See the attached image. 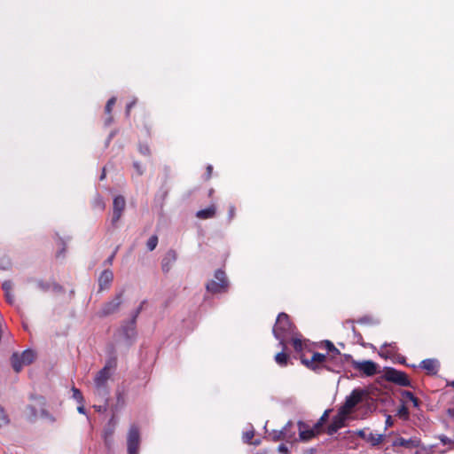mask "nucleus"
I'll list each match as a JSON object with an SVG mask.
<instances>
[{"label":"nucleus","mask_w":454,"mask_h":454,"mask_svg":"<svg viewBox=\"0 0 454 454\" xmlns=\"http://www.w3.org/2000/svg\"><path fill=\"white\" fill-rule=\"evenodd\" d=\"M273 334L279 340L281 348L286 349V340L294 335L293 325L286 313H280L278 316L275 326L273 327Z\"/></svg>","instance_id":"obj_1"},{"label":"nucleus","mask_w":454,"mask_h":454,"mask_svg":"<svg viewBox=\"0 0 454 454\" xmlns=\"http://www.w3.org/2000/svg\"><path fill=\"white\" fill-rule=\"evenodd\" d=\"M115 361L110 360L96 375L94 382L98 394H101L102 391L106 390L107 380L112 376V373L115 369Z\"/></svg>","instance_id":"obj_2"},{"label":"nucleus","mask_w":454,"mask_h":454,"mask_svg":"<svg viewBox=\"0 0 454 454\" xmlns=\"http://www.w3.org/2000/svg\"><path fill=\"white\" fill-rule=\"evenodd\" d=\"M366 395V391L362 388H355L349 395L345 399L344 403L340 407L339 411L349 416L354 408L362 402L363 397Z\"/></svg>","instance_id":"obj_3"},{"label":"nucleus","mask_w":454,"mask_h":454,"mask_svg":"<svg viewBox=\"0 0 454 454\" xmlns=\"http://www.w3.org/2000/svg\"><path fill=\"white\" fill-rule=\"evenodd\" d=\"M228 285L225 272L222 270H217L215 272V279L207 284V289L212 294L223 293L227 291Z\"/></svg>","instance_id":"obj_4"},{"label":"nucleus","mask_w":454,"mask_h":454,"mask_svg":"<svg viewBox=\"0 0 454 454\" xmlns=\"http://www.w3.org/2000/svg\"><path fill=\"white\" fill-rule=\"evenodd\" d=\"M141 442L139 428L137 425H131L127 434L128 454H138Z\"/></svg>","instance_id":"obj_5"},{"label":"nucleus","mask_w":454,"mask_h":454,"mask_svg":"<svg viewBox=\"0 0 454 454\" xmlns=\"http://www.w3.org/2000/svg\"><path fill=\"white\" fill-rule=\"evenodd\" d=\"M35 359V353L32 350H25L21 354L14 353L12 356V368L19 372L26 365L30 364Z\"/></svg>","instance_id":"obj_6"},{"label":"nucleus","mask_w":454,"mask_h":454,"mask_svg":"<svg viewBox=\"0 0 454 454\" xmlns=\"http://www.w3.org/2000/svg\"><path fill=\"white\" fill-rule=\"evenodd\" d=\"M121 297L122 293H120L116 294L114 299L104 303L98 312V317H106L117 312L122 302Z\"/></svg>","instance_id":"obj_7"},{"label":"nucleus","mask_w":454,"mask_h":454,"mask_svg":"<svg viewBox=\"0 0 454 454\" xmlns=\"http://www.w3.org/2000/svg\"><path fill=\"white\" fill-rule=\"evenodd\" d=\"M351 364L354 369L359 371L361 373L368 377L375 375L378 372L377 364L371 360H352Z\"/></svg>","instance_id":"obj_8"},{"label":"nucleus","mask_w":454,"mask_h":454,"mask_svg":"<svg viewBox=\"0 0 454 454\" xmlns=\"http://www.w3.org/2000/svg\"><path fill=\"white\" fill-rule=\"evenodd\" d=\"M293 422L289 421L281 430H273L270 433V437L277 442L280 440H285L286 442H293L295 440V432H293L292 434H288L287 428L293 427Z\"/></svg>","instance_id":"obj_9"},{"label":"nucleus","mask_w":454,"mask_h":454,"mask_svg":"<svg viewBox=\"0 0 454 454\" xmlns=\"http://www.w3.org/2000/svg\"><path fill=\"white\" fill-rule=\"evenodd\" d=\"M348 417V415L341 413V411L338 410L337 415L333 418L331 424L327 427V434L333 435L339 429L343 427Z\"/></svg>","instance_id":"obj_10"},{"label":"nucleus","mask_w":454,"mask_h":454,"mask_svg":"<svg viewBox=\"0 0 454 454\" xmlns=\"http://www.w3.org/2000/svg\"><path fill=\"white\" fill-rule=\"evenodd\" d=\"M299 428V437L301 441L307 442L312 439L318 431L313 428H310L305 422L299 421L298 422Z\"/></svg>","instance_id":"obj_11"},{"label":"nucleus","mask_w":454,"mask_h":454,"mask_svg":"<svg viewBox=\"0 0 454 454\" xmlns=\"http://www.w3.org/2000/svg\"><path fill=\"white\" fill-rule=\"evenodd\" d=\"M125 199L122 196H116L114 199V209H113V223H117L125 208Z\"/></svg>","instance_id":"obj_12"},{"label":"nucleus","mask_w":454,"mask_h":454,"mask_svg":"<svg viewBox=\"0 0 454 454\" xmlns=\"http://www.w3.org/2000/svg\"><path fill=\"white\" fill-rule=\"evenodd\" d=\"M420 445V439L418 437H411L409 439H405L403 437H398L393 442L394 447H403L406 449H414L418 448Z\"/></svg>","instance_id":"obj_13"},{"label":"nucleus","mask_w":454,"mask_h":454,"mask_svg":"<svg viewBox=\"0 0 454 454\" xmlns=\"http://www.w3.org/2000/svg\"><path fill=\"white\" fill-rule=\"evenodd\" d=\"M387 379L400 386L406 387L410 385L408 376L404 372L396 370L389 371L387 372Z\"/></svg>","instance_id":"obj_14"},{"label":"nucleus","mask_w":454,"mask_h":454,"mask_svg":"<svg viewBox=\"0 0 454 454\" xmlns=\"http://www.w3.org/2000/svg\"><path fill=\"white\" fill-rule=\"evenodd\" d=\"M114 279V273L110 270L102 271L98 278V286L100 290L108 289Z\"/></svg>","instance_id":"obj_15"},{"label":"nucleus","mask_w":454,"mask_h":454,"mask_svg":"<svg viewBox=\"0 0 454 454\" xmlns=\"http://www.w3.org/2000/svg\"><path fill=\"white\" fill-rule=\"evenodd\" d=\"M419 367L427 371L428 374H436L439 368V363L435 359H425L420 363Z\"/></svg>","instance_id":"obj_16"},{"label":"nucleus","mask_w":454,"mask_h":454,"mask_svg":"<svg viewBox=\"0 0 454 454\" xmlns=\"http://www.w3.org/2000/svg\"><path fill=\"white\" fill-rule=\"evenodd\" d=\"M140 311H141V307L137 308L136 309V311L133 314L131 321L129 323V325L123 326L124 334L128 339L133 338L135 336L136 319H137V316L139 315Z\"/></svg>","instance_id":"obj_17"},{"label":"nucleus","mask_w":454,"mask_h":454,"mask_svg":"<svg viewBox=\"0 0 454 454\" xmlns=\"http://www.w3.org/2000/svg\"><path fill=\"white\" fill-rule=\"evenodd\" d=\"M177 258V254L176 251L169 250L167 252L165 257L162 260V270L164 271H168L171 268V265L176 262Z\"/></svg>","instance_id":"obj_18"},{"label":"nucleus","mask_w":454,"mask_h":454,"mask_svg":"<svg viewBox=\"0 0 454 454\" xmlns=\"http://www.w3.org/2000/svg\"><path fill=\"white\" fill-rule=\"evenodd\" d=\"M215 211H216L215 206L212 205L205 209L199 210L196 213V216L200 219L212 218L215 216Z\"/></svg>","instance_id":"obj_19"},{"label":"nucleus","mask_w":454,"mask_h":454,"mask_svg":"<svg viewBox=\"0 0 454 454\" xmlns=\"http://www.w3.org/2000/svg\"><path fill=\"white\" fill-rule=\"evenodd\" d=\"M326 359H327V356L325 355L320 354V353H314L311 357V360L305 362V364L308 367H311V368L315 369L312 366V364L314 363H324L326 361Z\"/></svg>","instance_id":"obj_20"},{"label":"nucleus","mask_w":454,"mask_h":454,"mask_svg":"<svg viewBox=\"0 0 454 454\" xmlns=\"http://www.w3.org/2000/svg\"><path fill=\"white\" fill-rule=\"evenodd\" d=\"M402 398L406 402H411L414 407H419V400L418 398L410 391H403Z\"/></svg>","instance_id":"obj_21"},{"label":"nucleus","mask_w":454,"mask_h":454,"mask_svg":"<svg viewBox=\"0 0 454 454\" xmlns=\"http://www.w3.org/2000/svg\"><path fill=\"white\" fill-rule=\"evenodd\" d=\"M383 438H384L383 434H374L372 433H370V434H368V435L366 437V441L371 442L372 445L376 446L382 442Z\"/></svg>","instance_id":"obj_22"},{"label":"nucleus","mask_w":454,"mask_h":454,"mask_svg":"<svg viewBox=\"0 0 454 454\" xmlns=\"http://www.w3.org/2000/svg\"><path fill=\"white\" fill-rule=\"evenodd\" d=\"M284 351L285 349L282 348V352H279L275 356V361L280 366H286L288 361V356Z\"/></svg>","instance_id":"obj_23"},{"label":"nucleus","mask_w":454,"mask_h":454,"mask_svg":"<svg viewBox=\"0 0 454 454\" xmlns=\"http://www.w3.org/2000/svg\"><path fill=\"white\" fill-rule=\"evenodd\" d=\"M254 435V429L248 430L243 434V441L247 443H252L254 445H259L261 443L260 440H255L254 442H251Z\"/></svg>","instance_id":"obj_24"},{"label":"nucleus","mask_w":454,"mask_h":454,"mask_svg":"<svg viewBox=\"0 0 454 454\" xmlns=\"http://www.w3.org/2000/svg\"><path fill=\"white\" fill-rule=\"evenodd\" d=\"M10 423V419L8 415L6 414L4 409L0 406V427H5Z\"/></svg>","instance_id":"obj_25"},{"label":"nucleus","mask_w":454,"mask_h":454,"mask_svg":"<svg viewBox=\"0 0 454 454\" xmlns=\"http://www.w3.org/2000/svg\"><path fill=\"white\" fill-rule=\"evenodd\" d=\"M324 347L330 352H332L333 354L334 355H340V351L338 348H335V346L333 345V342H331L330 340H325L324 343H323Z\"/></svg>","instance_id":"obj_26"},{"label":"nucleus","mask_w":454,"mask_h":454,"mask_svg":"<svg viewBox=\"0 0 454 454\" xmlns=\"http://www.w3.org/2000/svg\"><path fill=\"white\" fill-rule=\"evenodd\" d=\"M328 414H329V410H326L323 415L321 416V418L319 419V420L314 425L315 427V429H317V431H320V428L322 427L323 424L325 423V421L328 418Z\"/></svg>","instance_id":"obj_27"},{"label":"nucleus","mask_w":454,"mask_h":454,"mask_svg":"<svg viewBox=\"0 0 454 454\" xmlns=\"http://www.w3.org/2000/svg\"><path fill=\"white\" fill-rule=\"evenodd\" d=\"M157 244H158V238H157V236L153 235V236L150 237L149 239L147 240L146 247L149 251H153L157 247Z\"/></svg>","instance_id":"obj_28"},{"label":"nucleus","mask_w":454,"mask_h":454,"mask_svg":"<svg viewBox=\"0 0 454 454\" xmlns=\"http://www.w3.org/2000/svg\"><path fill=\"white\" fill-rule=\"evenodd\" d=\"M72 392H73V398L74 400H76L78 403H84L83 396L79 389L73 387Z\"/></svg>","instance_id":"obj_29"},{"label":"nucleus","mask_w":454,"mask_h":454,"mask_svg":"<svg viewBox=\"0 0 454 454\" xmlns=\"http://www.w3.org/2000/svg\"><path fill=\"white\" fill-rule=\"evenodd\" d=\"M292 342H293V346L296 351H301L302 349V341L301 339H299L297 337H294V335H293Z\"/></svg>","instance_id":"obj_30"},{"label":"nucleus","mask_w":454,"mask_h":454,"mask_svg":"<svg viewBox=\"0 0 454 454\" xmlns=\"http://www.w3.org/2000/svg\"><path fill=\"white\" fill-rule=\"evenodd\" d=\"M27 415L28 416V418L30 419H34L36 418L37 412H36L35 409L33 406L28 405L27 407Z\"/></svg>","instance_id":"obj_31"},{"label":"nucleus","mask_w":454,"mask_h":454,"mask_svg":"<svg viewBox=\"0 0 454 454\" xmlns=\"http://www.w3.org/2000/svg\"><path fill=\"white\" fill-rule=\"evenodd\" d=\"M115 102H116V98H114V97L111 98L107 101L106 106V112L107 114H110V113H111L112 108H113V106H114Z\"/></svg>","instance_id":"obj_32"},{"label":"nucleus","mask_w":454,"mask_h":454,"mask_svg":"<svg viewBox=\"0 0 454 454\" xmlns=\"http://www.w3.org/2000/svg\"><path fill=\"white\" fill-rule=\"evenodd\" d=\"M398 415L402 418L407 419L409 416L408 409L404 405H403L398 410Z\"/></svg>","instance_id":"obj_33"},{"label":"nucleus","mask_w":454,"mask_h":454,"mask_svg":"<svg viewBox=\"0 0 454 454\" xmlns=\"http://www.w3.org/2000/svg\"><path fill=\"white\" fill-rule=\"evenodd\" d=\"M3 289L4 291V294L12 292V283L11 281H4L3 283Z\"/></svg>","instance_id":"obj_34"},{"label":"nucleus","mask_w":454,"mask_h":454,"mask_svg":"<svg viewBox=\"0 0 454 454\" xmlns=\"http://www.w3.org/2000/svg\"><path fill=\"white\" fill-rule=\"evenodd\" d=\"M4 294H5L7 302L10 304H13L15 299H14V295L12 294V292L6 293Z\"/></svg>","instance_id":"obj_35"},{"label":"nucleus","mask_w":454,"mask_h":454,"mask_svg":"<svg viewBox=\"0 0 454 454\" xmlns=\"http://www.w3.org/2000/svg\"><path fill=\"white\" fill-rule=\"evenodd\" d=\"M133 165H134V168H136V170H137V174H138L139 176L143 175V173H144V168H143V167L141 166V164H140V163H138V162H134V164H133Z\"/></svg>","instance_id":"obj_36"},{"label":"nucleus","mask_w":454,"mask_h":454,"mask_svg":"<svg viewBox=\"0 0 454 454\" xmlns=\"http://www.w3.org/2000/svg\"><path fill=\"white\" fill-rule=\"evenodd\" d=\"M139 150L140 153L144 155H148L150 153V150L147 145H140Z\"/></svg>","instance_id":"obj_37"},{"label":"nucleus","mask_w":454,"mask_h":454,"mask_svg":"<svg viewBox=\"0 0 454 454\" xmlns=\"http://www.w3.org/2000/svg\"><path fill=\"white\" fill-rule=\"evenodd\" d=\"M278 451L283 454H286L288 452V449L285 444H280L278 448Z\"/></svg>","instance_id":"obj_38"},{"label":"nucleus","mask_w":454,"mask_h":454,"mask_svg":"<svg viewBox=\"0 0 454 454\" xmlns=\"http://www.w3.org/2000/svg\"><path fill=\"white\" fill-rule=\"evenodd\" d=\"M42 415L44 416L45 418H47L51 422L55 421V419L45 411H42Z\"/></svg>","instance_id":"obj_39"},{"label":"nucleus","mask_w":454,"mask_h":454,"mask_svg":"<svg viewBox=\"0 0 454 454\" xmlns=\"http://www.w3.org/2000/svg\"><path fill=\"white\" fill-rule=\"evenodd\" d=\"M356 434L366 441L368 434H366L364 430H358Z\"/></svg>","instance_id":"obj_40"},{"label":"nucleus","mask_w":454,"mask_h":454,"mask_svg":"<svg viewBox=\"0 0 454 454\" xmlns=\"http://www.w3.org/2000/svg\"><path fill=\"white\" fill-rule=\"evenodd\" d=\"M136 104V101H133L129 104L127 105V107H126V114L129 115V112H130V109L133 107V106Z\"/></svg>","instance_id":"obj_41"},{"label":"nucleus","mask_w":454,"mask_h":454,"mask_svg":"<svg viewBox=\"0 0 454 454\" xmlns=\"http://www.w3.org/2000/svg\"><path fill=\"white\" fill-rule=\"evenodd\" d=\"M94 408L98 411V412H104L106 411V406L104 405V406H94Z\"/></svg>","instance_id":"obj_42"},{"label":"nucleus","mask_w":454,"mask_h":454,"mask_svg":"<svg viewBox=\"0 0 454 454\" xmlns=\"http://www.w3.org/2000/svg\"><path fill=\"white\" fill-rule=\"evenodd\" d=\"M80 405L77 408L79 413L85 414V409L83 403H79Z\"/></svg>","instance_id":"obj_43"},{"label":"nucleus","mask_w":454,"mask_h":454,"mask_svg":"<svg viewBox=\"0 0 454 454\" xmlns=\"http://www.w3.org/2000/svg\"><path fill=\"white\" fill-rule=\"evenodd\" d=\"M387 347H389L394 350L396 348V345H395V343H389V344L385 343L382 345V348H387Z\"/></svg>","instance_id":"obj_44"},{"label":"nucleus","mask_w":454,"mask_h":454,"mask_svg":"<svg viewBox=\"0 0 454 454\" xmlns=\"http://www.w3.org/2000/svg\"><path fill=\"white\" fill-rule=\"evenodd\" d=\"M392 424H393V422H392V419H391V417H390V416H387V419H386V426H387V427H391V426H392Z\"/></svg>","instance_id":"obj_45"},{"label":"nucleus","mask_w":454,"mask_h":454,"mask_svg":"<svg viewBox=\"0 0 454 454\" xmlns=\"http://www.w3.org/2000/svg\"><path fill=\"white\" fill-rule=\"evenodd\" d=\"M212 169H213V167L211 165H208L207 168V178L210 177L211 173H212Z\"/></svg>","instance_id":"obj_46"},{"label":"nucleus","mask_w":454,"mask_h":454,"mask_svg":"<svg viewBox=\"0 0 454 454\" xmlns=\"http://www.w3.org/2000/svg\"><path fill=\"white\" fill-rule=\"evenodd\" d=\"M230 217L232 218L234 215V207H231L230 212H229Z\"/></svg>","instance_id":"obj_47"},{"label":"nucleus","mask_w":454,"mask_h":454,"mask_svg":"<svg viewBox=\"0 0 454 454\" xmlns=\"http://www.w3.org/2000/svg\"><path fill=\"white\" fill-rule=\"evenodd\" d=\"M291 429H292V427H288V428H287V433H288V434H292V433L294 432V431H293V430H291Z\"/></svg>","instance_id":"obj_48"},{"label":"nucleus","mask_w":454,"mask_h":454,"mask_svg":"<svg viewBox=\"0 0 454 454\" xmlns=\"http://www.w3.org/2000/svg\"><path fill=\"white\" fill-rule=\"evenodd\" d=\"M114 254H113V255H112L111 257H109V259L107 260L109 263H111V262H112L113 258H114Z\"/></svg>","instance_id":"obj_49"},{"label":"nucleus","mask_w":454,"mask_h":454,"mask_svg":"<svg viewBox=\"0 0 454 454\" xmlns=\"http://www.w3.org/2000/svg\"><path fill=\"white\" fill-rule=\"evenodd\" d=\"M105 176H106V174H105V170H104V171H103V173H102V175H101V176H100V179H104V178H105Z\"/></svg>","instance_id":"obj_50"},{"label":"nucleus","mask_w":454,"mask_h":454,"mask_svg":"<svg viewBox=\"0 0 454 454\" xmlns=\"http://www.w3.org/2000/svg\"><path fill=\"white\" fill-rule=\"evenodd\" d=\"M448 385H450V386L454 387V381H451V382L448 383Z\"/></svg>","instance_id":"obj_51"},{"label":"nucleus","mask_w":454,"mask_h":454,"mask_svg":"<svg viewBox=\"0 0 454 454\" xmlns=\"http://www.w3.org/2000/svg\"><path fill=\"white\" fill-rule=\"evenodd\" d=\"M99 205H100V207H101L102 208H104V207H105V206H104V204H103L102 202H99Z\"/></svg>","instance_id":"obj_52"},{"label":"nucleus","mask_w":454,"mask_h":454,"mask_svg":"<svg viewBox=\"0 0 454 454\" xmlns=\"http://www.w3.org/2000/svg\"><path fill=\"white\" fill-rule=\"evenodd\" d=\"M113 434V430L109 432V435L111 436Z\"/></svg>","instance_id":"obj_53"},{"label":"nucleus","mask_w":454,"mask_h":454,"mask_svg":"<svg viewBox=\"0 0 454 454\" xmlns=\"http://www.w3.org/2000/svg\"><path fill=\"white\" fill-rule=\"evenodd\" d=\"M143 304H145V301H142V304L138 308H142Z\"/></svg>","instance_id":"obj_54"}]
</instances>
